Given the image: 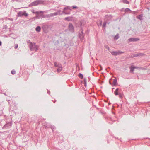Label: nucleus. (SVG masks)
Wrapping results in <instances>:
<instances>
[{
  "mask_svg": "<svg viewBox=\"0 0 150 150\" xmlns=\"http://www.w3.org/2000/svg\"><path fill=\"white\" fill-rule=\"evenodd\" d=\"M120 2H122L124 4H129V2L127 0H122L120 1Z\"/></svg>",
  "mask_w": 150,
  "mask_h": 150,
  "instance_id": "23",
  "label": "nucleus"
},
{
  "mask_svg": "<svg viewBox=\"0 0 150 150\" xmlns=\"http://www.w3.org/2000/svg\"><path fill=\"white\" fill-rule=\"evenodd\" d=\"M119 97L121 98H123V95L121 93H119L118 94Z\"/></svg>",
  "mask_w": 150,
  "mask_h": 150,
  "instance_id": "32",
  "label": "nucleus"
},
{
  "mask_svg": "<svg viewBox=\"0 0 150 150\" xmlns=\"http://www.w3.org/2000/svg\"><path fill=\"white\" fill-rule=\"evenodd\" d=\"M49 127L51 128L52 129V131L53 132L54 131V129H56V127L55 126H52L51 125L49 126Z\"/></svg>",
  "mask_w": 150,
  "mask_h": 150,
  "instance_id": "24",
  "label": "nucleus"
},
{
  "mask_svg": "<svg viewBox=\"0 0 150 150\" xmlns=\"http://www.w3.org/2000/svg\"><path fill=\"white\" fill-rule=\"evenodd\" d=\"M45 128H49V126L48 127L47 126H46L45 127Z\"/></svg>",
  "mask_w": 150,
  "mask_h": 150,
  "instance_id": "43",
  "label": "nucleus"
},
{
  "mask_svg": "<svg viewBox=\"0 0 150 150\" xmlns=\"http://www.w3.org/2000/svg\"><path fill=\"white\" fill-rule=\"evenodd\" d=\"M143 54L141 53H139L138 54H134L132 55L131 56L132 57H136L138 56H142L143 55Z\"/></svg>",
  "mask_w": 150,
  "mask_h": 150,
  "instance_id": "12",
  "label": "nucleus"
},
{
  "mask_svg": "<svg viewBox=\"0 0 150 150\" xmlns=\"http://www.w3.org/2000/svg\"><path fill=\"white\" fill-rule=\"evenodd\" d=\"M113 84L114 86H115L117 84V81L116 79L113 80Z\"/></svg>",
  "mask_w": 150,
  "mask_h": 150,
  "instance_id": "21",
  "label": "nucleus"
},
{
  "mask_svg": "<svg viewBox=\"0 0 150 150\" xmlns=\"http://www.w3.org/2000/svg\"><path fill=\"white\" fill-rule=\"evenodd\" d=\"M2 45V42L1 41H0V46H1Z\"/></svg>",
  "mask_w": 150,
  "mask_h": 150,
  "instance_id": "42",
  "label": "nucleus"
},
{
  "mask_svg": "<svg viewBox=\"0 0 150 150\" xmlns=\"http://www.w3.org/2000/svg\"><path fill=\"white\" fill-rule=\"evenodd\" d=\"M130 72L131 73H133L134 69H135L134 67L132 66L130 67Z\"/></svg>",
  "mask_w": 150,
  "mask_h": 150,
  "instance_id": "19",
  "label": "nucleus"
},
{
  "mask_svg": "<svg viewBox=\"0 0 150 150\" xmlns=\"http://www.w3.org/2000/svg\"><path fill=\"white\" fill-rule=\"evenodd\" d=\"M35 13L36 14L37 18H42V17H45L44 15L43 14V12L42 11H37Z\"/></svg>",
  "mask_w": 150,
  "mask_h": 150,
  "instance_id": "1",
  "label": "nucleus"
},
{
  "mask_svg": "<svg viewBox=\"0 0 150 150\" xmlns=\"http://www.w3.org/2000/svg\"><path fill=\"white\" fill-rule=\"evenodd\" d=\"M71 7L69 6H67L66 7H65L64 8V10H67L68 9H69L70 10H72L71 9H70V8Z\"/></svg>",
  "mask_w": 150,
  "mask_h": 150,
  "instance_id": "27",
  "label": "nucleus"
},
{
  "mask_svg": "<svg viewBox=\"0 0 150 150\" xmlns=\"http://www.w3.org/2000/svg\"><path fill=\"white\" fill-rule=\"evenodd\" d=\"M119 88H117L115 91L114 92V93L115 95H117L119 93H120L119 91Z\"/></svg>",
  "mask_w": 150,
  "mask_h": 150,
  "instance_id": "16",
  "label": "nucleus"
},
{
  "mask_svg": "<svg viewBox=\"0 0 150 150\" xmlns=\"http://www.w3.org/2000/svg\"><path fill=\"white\" fill-rule=\"evenodd\" d=\"M124 52H121V51H118V52H114V51L111 52V53L112 54V55L116 56H117V55H119L121 53H124Z\"/></svg>",
  "mask_w": 150,
  "mask_h": 150,
  "instance_id": "5",
  "label": "nucleus"
},
{
  "mask_svg": "<svg viewBox=\"0 0 150 150\" xmlns=\"http://www.w3.org/2000/svg\"><path fill=\"white\" fill-rule=\"evenodd\" d=\"M143 16L142 14H140L137 16V18L140 20H143L142 17Z\"/></svg>",
  "mask_w": 150,
  "mask_h": 150,
  "instance_id": "17",
  "label": "nucleus"
},
{
  "mask_svg": "<svg viewBox=\"0 0 150 150\" xmlns=\"http://www.w3.org/2000/svg\"><path fill=\"white\" fill-rule=\"evenodd\" d=\"M54 65L55 67L58 68L61 67L62 66L61 64L57 63V62H55L54 63Z\"/></svg>",
  "mask_w": 150,
  "mask_h": 150,
  "instance_id": "13",
  "label": "nucleus"
},
{
  "mask_svg": "<svg viewBox=\"0 0 150 150\" xmlns=\"http://www.w3.org/2000/svg\"><path fill=\"white\" fill-rule=\"evenodd\" d=\"M18 44H16L15 45V47H14V48L15 49H16L18 47Z\"/></svg>",
  "mask_w": 150,
  "mask_h": 150,
  "instance_id": "37",
  "label": "nucleus"
},
{
  "mask_svg": "<svg viewBox=\"0 0 150 150\" xmlns=\"http://www.w3.org/2000/svg\"><path fill=\"white\" fill-rule=\"evenodd\" d=\"M37 1L38 2V5L39 4H42L44 3V1H42V0H37Z\"/></svg>",
  "mask_w": 150,
  "mask_h": 150,
  "instance_id": "22",
  "label": "nucleus"
},
{
  "mask_svg": "<svg viewBox=\"0 0 150 150\" xmlns=\"http://www.w3.org/2000/svg\"><path fill=\"white\" fill-rule=\"evenodd\" d=\"M118 38H119V37H116V36H115V39H118Z\"/></svg>",
  "mask_w": 150,
  "mask_h": 150,
  "instance_id": "40",
  "label": "nucleus"
},
{
  "mask_svg": "<svg viewBox=\"0 0 150 150\" xmlns=\"http://www.w3.org/2000/svg\"><path fill=\"white\" fill-rule=\"evenodd\" d=\"M41 27L39 26H37L35 28V30L36 31L39 32L41 30Z\"/></svg>",
  "mask_w": 150,
  "mask_h": 150,
  "instance_id": "20",
  "label": "nucleus"
},
{
  "mask_svg": "<svg viewBox=\"0 0 150 150\" xmlns=\"http://www.w3.org/2000/svg\"><path fill=\"white\" fill-rule=\"evenodd\" d=\"M84 86L85 87H86V85H87V82H86V81L85 79H84Z\"/></svg>",
  "mask_w": 150,
  "mask_h": 150,
  "instance_id": "34",
  "label": "nucleus"
},
{
  "mask_svg": "<svg viewBox=\"0 0 150 150\" xmlns=\"http://www.w3.org/2000/svg\"><path fill=\"white\" fill-rule=\"evenodd\" d=\"M32 48L33 49V50H30L31 51L35 50V51H36L38 50V46L35 45V43H34V45L33 44Z\"/></svg>",
  "mask_w": 150,
  "mask_h": 150,
  "instance_id": "11",
  "label": "nucleus"
},
{
  "mask_svg": "<svg viewBox=\"0 0 150 150\" xmlns=\"http://www.w3.org/2000/svg\"><path fill=\"white\" fill-rule=\"evenodd\" d=\"M102 21H100V25H102Z\"/></svg>",
  "mask_w": 150,
  "mask_h": 150,
  "instance_id": "41",
  "label": "nucleus"
},
{
  "mask_svg": "<svg viewBox=\"0 0 150 150\" xmlns=\"http://www.w3.org/2000/svg\"><path fill=\"white\" fill-rule=\"evenodd\" d=\"M78 76H79V77L81 79H82L83 78V74L81 73H79V74Z\"/></svg>",
  "mask_w": 150,
  "mask_h": 150,
  "instance_id": "26",
  "label": "nucleus"
},
{
  "mask_svg": "<svg viewBox=\"0 0 150 150\" xmlns=\"http://www.w3.org/2000/svg\"><path fill=\"white\" fill-rule=\"evenodd\" d=\"M23 16H24L26 17L28 16V14L26 13L25 11H24L23 12L20 11L17 13V16L18 17H22Z\"/></svg>",
  "mask_w": 150,
  "mask_h": 150,
  "instance_id": "2",
  "label": "nucleus"
},
{
  "mask_svg": "<svg viewBox=\"0 0 150 150\" xmlns=\"http://www.w3.org/2000/svg\"><path fill=\"white\" fill-rule=\"evenodd\" d=\"M79 37L81 41H82L84 38V37L83 33V30L82 28L81 29L80 31L79 32Z\"/></svg>",
  "mask_w": 150,
  "mask_h": 150,
  "instance_id": "3",
  "label": "nucleus"
},
{
  "mask_svg": "<svg viewBox=\"0 0 150 150\" xmlns=\"http://www.w3.org/2000/svg\"><path fill=\"white\" fill-rule=\"evenodd\" d=\"M131 10L128 8H126L125 9V12H128L129 11H131Z\"/></svg>",
  "mask_w": 150,
  "mask_h": 150,
  "instance_id": "31",
  "label": "nucleus"
},
{
  "mask_svg": "<svg viewBox=\"0 0 150 150\" xmlns=\"http://www.w3.org/2000/svg\"><path fill=\"white\" fill-rule=\"evenodd\" d=\"M68 29L71 32H73L74 31V27L71 23H69L68 25Z\"/></svg>",
  "mask_w": 150,
  "mask_h": 150,
  "instance_id": "4",
  "label": "nucleus"
},
{
  "mask_svg": "<svg viewBox=\"0 0 150 150\" xmlns=\"http://www.w3.org/2000/svg\"><path fill=\"white\" fill-rule=\"evenodd\" d=\"M133 12L134 14H135L136 13V11H133Z\"/></svg>",
  "mask_w": 150,
  "mask_h": 150,
  "instance_id": "44",
  "label": "nucleus"
},
{
  "mask_svg": "<svg viewBox=\"0 0 150 150\" xmlns=\"http://www.w3.org/2000/svg\"><path fill=\"white\" fill-rule=\"evenodd\" d=\"M75 133H76L75 131H73V134H73V135H74V134H75Z\"/></svg>",
  "mask_w": 150,
  "mask_h": 150,
  "instance_id": "39",
  "label": "nucleus"
},
{
  "mask_svg": "<svg viewBox=\"0 0 150 150\" xmlns=\"http://www.w3.org/2000/svg\"><path fill=\"white\" fill-rule=\"evenodd\" d=\"M49 26V25H44L42 26V28L44 31L46 30L48 28Z\"/></svg>",
  "mask_w": 150,
  "mask_h": 150,
  "instance_id": "18",
  "label": "nucleus"
},
{
  "mask_svg": "<svg viewBox=\"0 0 150 150\" xmlns=\"http://www.w3.org/2000/svg\"><path fill=\"white\" fill-rule=\"evenodd\" d=\"M105 48L109 50V47L107 45H105Z\"/></svg>",
  "mask_w": 150,
  "mask_h": 150,
  "instance_id": "36",
  "label": "nucleus"
},
{
  "mask_svg": "<svg viewBox=\"0 0 150 150\" xmlns=\"http://www.w3.org/2000/svg\"><path fill=\"white\" fill-rule=\"evenodd\" d=\"M107 143H109V141H107Z\"/></svg>",
  "mask_w": 150,
  "mask_h": 150,
  "instance_id": "46",
  "label": "nucleus"
},
{
  "mask_svg": "<svg viewBox=\"0 0 150 150\" xmlns=\"http://www.w3.org/2000/svg\"><path fill=\"white\" fill-rule=\"evenodd\" d=\"M11 73L12 74H16V71L15 70L13 69L11 71Z\"/></svg>",
  "mask_w": 150,
  "mask_h": 150,
  "instance_id": "30",
  "label": "nucleus"
},
{
  "mask_svg": "<svg viewBox=\"0 0 150 150\" xmlns=\"http://www.w3.org/2000/svg\"><path fill=\"white\" fill-rule=\"evenodd\" d=\"M62 14H64L66 15H69L70 14V12L67 11V10H64V9L63 11H62Z\"/></svg>",
  "mask_w": 150,
  "mask_h": 150,
  "instance_id": "14",
  "label": "nucleus"
},
{
  "mask_svg": "<svg viewBox=\"0 0 150 150\" xmlns=\"http://www.w3.org/2000/svg\"><path fill=\"white\" fill-rule=\"evenodd\" d=\"M72 17H67L64 18V20L68 21H71L72 20Z\"/></svg>",
  "mask_w": 150,
  "mask_h": 150,
  "instance_id": "15",
  "label": "nucleus"
},
{
  "mask_svg": "<svg viewBox=\"0 0 150 150\" xmlns=\"http://www.w3.org/2000/svg\"><path fill=\"white\" fill-rule=\"evenodd\" d=\"M110 17H111V18L112 17V16L111 15H110L109 16H108V15H106L105 16V18H108H108Z\"/></svg>",
  "mask_w": 150,
  "mask_h": 150,
  "instance_id": "28",
  "label": "nucleus"
},
{
  "mask_svg": "<svg viewBox=\"0 0 150 150\" xmlns=\"http://www.w3.org/2000/svg\"><path fill=\"white\" fill-rule=\"evenodd\" d=\"M62 12L60 10H59L57 12L52 14V15L54 16L57 15H62Z\"/></svg>",
  "mask_w": 150,
  "mask_h": 150,
  "instance_id": "10",
  "label": "nucleus"
},
{
  "mask_svg": "<svg viewBox=\"0 0 150 150\" xmlns=\"http://www.w3.org/2000/svg\"><path fill=\"white\" fill-rule=\"evenodd\" d=\"M139 40L138 38H130L128 39L129 42H136Z\"/></svg>",
  "mask_w": 150,
  "mask_h": 150,
  "instance_id": "7",
  "label": "nucleus"
},
{
  "mask_svg": "<svg viewBox=\"0 0 150 150\" xmlns=\"http://www.w3.org/2000/svg\"><path fill=\"white\" fill-rule=\"evenodd\" d=\"M109 83H110V85H112V83H111L110 82V81H109Z\"/></svg>",
  "mask_w": 150,
  "mask_h": 150,
  "instance_id": "45",
  "label": "nucleus"
},
{
  "mask_svg": "<svg viewBox=\"0 0 150 150\" xmlns=\"http://www.w3.org/2000/svg\"><path fill=\"white\" fill-rule=\"evenodd\" d=\"M62 66L61 67H59L58 68V69L57 70V71L59 73L62 70Z\"/></svg>",
  "mask_w": 150,
  "mask_h": 150,
  "instance_id": "25",
  "label": "nucleus"
},
{
  "mask_svg": "<svg viewBox=\"0 0 150 150\" xmlns=\"http://www.w3.org/2000/svg\"><path fill=\"white\" fill-rule=\"evenodd\" d=\"M72 8L73 9H76L78 7L76 6H72Z\"/></svg>",
  "mask_w": 150,
  "mask_h": 150,
  "instance_id": "35",
  "label": "nucleus"
},
{
  "mask_svg": "<svg viewBox=\"0 0 150 150\" xmlns=\"http://www.w3.org/2000/svg\"><path fill=\"white\" fill-rule=\"evenodd\" d=\"M27 42L28 43V45H29L30 50H33V43L31 42L30 40H27Z\"/></svg>",
  "mask_w": 150,
  "mask_h": 150,
  "instance_id": "8",
  "label": "nucleus"
},
{
  "mask_svg": "<svg viewBox=\"0 0 150 150\" xmlns=\"http://www.w3.org/2000/svg\"><path fill=\"white\" fill-rule=\"evenodd\" d=\"M106 23L107 22L106 21L104 22L103 24L102 25L103 28H104L106 27Z\"/></svg>",
  "mask_w": 150,
  "mask_h": 150,
  "instance_id": "29",
  "label": "nucleus"
},
{
  "mask_svg": "<svg viewBox=\"0 0 150 150\" xmlns=\"http://www.w3.org/2000/svg\"><path fill=\"white\" fill-rule=\"evenodd\" d=\"M12 123L11 122H10L8 123H6L5 125L2 127V129L6 128L8 129L10 126H11Z\"/></svg>",
  "mask_w": 150,
  "mask_h": 150,
  "instance_id": "6",
  "label": "nucleus"
},
{
  "mask_svg": "<svg viewBox=\"0 0 150 150\" xmlns=\"http://www.w3.org/2000/svg\"><path fill=\"white\" fill-rule=\"evenodd\" d=\"M139 69L143 70H146V68L144 67H140Z\"/></svg>",
  "mask_w": 150,
  "mask_h": 150,
  "instance_id": "33",
  "label": "nucleus"
},
{
  "mask_svg": "<svg viewBox=\"0 0 150 150\" xmlns=\"http://www.w3.org/2000/svg\"><path fill=\"white\" fill-rule=\"evenodd\" d=\"M38 3L37 1H35L30 4H29V6L30 7H32L33 6H37L38 5Z\"/></svg>",
  "mask_w": 150,
  "mask_h": 150,
  "instance_id": "9",
  "label": "nucleus"
},
{
  "mask_svg": "<svg viewBox=\"0 0 150 150\" xmlns=\"http://www.w3.org/2000/svg\"><path fill=\"white\" fill-rule=\"evenodd\" d=\"M135 69H139L140 67H134Z\"/></svg>",
  "mask_w": 150,
  "mask_h": 150,
  "instance_id": "38",
  "label": "nucleus"
}]
</instances>
